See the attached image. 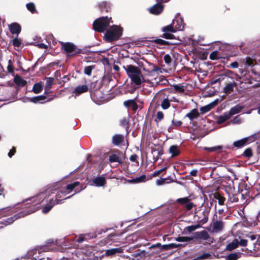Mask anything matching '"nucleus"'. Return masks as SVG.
I'll return each mask as SVG.
<instances>
[{"label":"nucleus","mask_w":260,"mask_h":260,"mask_svg":"<svg viewBox=\"0 0 260 260\" xmlns=\"http://www.w3.org/2000/svg\"><path fill=\"white\" fill-rule=\"evenodd\" d=\"M85 188V186H80L79 182L76 181L68 184L65 187L59 188L58 191L56 193V199L55 200L51 199L48 204L43 208L42 212L44 213H47L55 205L61 204L62 203V200H59L58 198H63L73 191H75V193H78Z\"/></svg>","instance_id":"obj_1"},{"label":"nucleus","mask_w":260,"mask_h":260,"mask_svg":"<svg viewBox=\"0 0 260 260\" xmlns=\"http://www.w3.org/2000/svg\"><path fill=\"white\" fill-rule=\"evenodd\" d=\"M12 43L15 47H19L21 44V41L18 38H15L13 40Z\"/></svg>","instance_id":"obj_47"},{"label":"nucleus","mask_w":260,"mask_h":260,"mask_svg":"<svg viewBox=\"0 0 260 260\" xmlns=\"http://www.w3.org/2000/svg\"><path fill=\"white\" fill-rule=\"evenodd\" d=\"M217 102L216 101H214L212 103H211L210 104L202 107L200 108V111L202 114H205V113L210 111L214 106L216 104Z\"/></svg>","instance_id":"obj_20"},{"label":"nucleus","mask_w":260,"mask_h":260,"mask_svg":"<svg viewBox=\"0 0 260 260\" xmlns=\"http://www.w3.org/2000/svg\"><path fill=\"white\" fill-rule=\"evenodd\" d=\"M109 162L111 164L114 162H117L118 164H120L122 163L120 154L118 153L111 154L109 156Z\"/></svg>","instance_id":"obj_16"},{"label":"nucleus","mask_w":260,"mask_h":260,"mask_svg":"<svg viewBox=\"0 0 260 260\" xmlns=\"http://www.w3.org/2000/svg\"><path fill=\"white\" fill-rule=\"evenodd\" d=\"M210 58L212 60H216L220 58V56L218 52L216 51L212 52L210 54Z\"/></svg>","instance_id":"obj_37"},{"label":"nucleus","mask_w":260,"mask_h":260,"mask_svg":"<svg viewBox=\"0 0 260 260\" xmlns=\"http://www.w3.org/2000/svg\"><path fill=\"white\" fill-rule=\"evenodd\" d=\"M30 101L35 103L38 102L39 99H38V96L31 98Z\"/></svg>","instance_id":"obj_63"},{"label":"nucleus","mask_w":260,"mask_h":260,"mask_svg":"<svg viewBox=\"0 0 260 260\" xmlns=\"http://www.w3.org/2000/svg\"><path fill=\"white\" fill-rule=\"evenodd\" d=\"M135 104V102L134 100H127V101H126L124 102V105L125 106V107H129L131 105H133Z\"/></svg>","instance_id":"obj_53"},{"label":"nucleus","mask_w":260,"mask_h":260,"mask_svg":"<svg viewBox=\"0 0 260 260\" xmlns=\"http://www.w3.org/2000/svg\"><path fill=\"white\" fill-rule=\"evenodd\" d=\"M179 246V245L174 243L166 244L163 245H161L160 243H157L156 244L151 245L150 248L159 247L161 250H167L172 248H177Z\"/></svg>","instance_id":"obj_11"},{"label":"nucleus","mask_w":260,"mask_h":260,"mask_svg":"<svg viewBox=\"0 0 260 260\" xmlns=\"http://www.w3.org/2000/svg\"><path fill=\"white\" fill-rule=\"evenodd\" d=\"M241 118L240 117V116H235L232 120L230 121L231 123L232 124H240L241 122Z\"/></svg>","instance_id":"obj_43"},{"label":"nucleus","mask_w":260,"mask_h":260,"mask_svg":"<svg viewBox=\"0 0 260 260\" xmlns=\"http://www.w3.org/2000/svg\"><path fill=\"white\" fill-rule=\"evenodd\" d=\"M26 8L31 13L37 12L35 5L33 3H28L26 5Z\"/></svg>","instance_id":"obj_35"},{"label":"nucleus","mask_w":260,"mask_h":260,"mask_svg":"<svg viewBox=\"0 0 260 260\" xmlns=\"http://www.w3.org/2000/svg\"><path fill=\"white\" fill-rule=\"evenodd\" d=\"M9 29L12 34H19L21 31V27L17 23H13L9 25Z\"/></svg>","instance_id":"obj_17"},{"label":"nucleus","mask_w":260,"mask_h":260,"mask_svg":"<svg viewBox=\"0 0 260 260\" xmlns=\"http://www.w3.org/2000/svg\"><path fill=\"white\" fill-rule=\"evenodd\" d=\"M94 68V67L92 66H88L85 68L84 72L87 75H90L91 74V71L92 69Z\"/></svg>","instance_id":"obj_45"},{"label":"nucleus","mask_w":260,"mask_h":260,"mask_svg":"<svg viewBox=\"0 0 260 260\" xmlns=\"http://www.w3.org/2000/svg\"><path fill=\"white\" fill-rule=\"evenodd\" d=\"M93 28L95 31H98V19H96L93 23Z\"/></svg>","instance_id":"obj_59"},{"label":"nucleus","mask_w":260,"mask_h":260,"mask_svg":"<svg viewBox=\"0 0 260 260\" xmlns=\"http://www.w3.org/2000/svg\"><path fill=\"white\" fill-rule=\"evenodd\" d=\"M111 18L107 16L99 18V32H104L109 26Z\"/></svg>","instance_id":"obj_7"},{"label":"nucleus","mask_w":260,"mask_h":260,"mask_svg":"<svg viewBox=\"0 0 260 260\" xmlns=\"http://www.w3.org/2000/svg\"><path fill=\"white\" fill-rule=\"evenodd\" d=\"M36 46L40 48H44V49H46L48 47V46L47 45H45L44 43L38 44H37Z\"/></svg>","instance_id":"obj_60"},{"label":"nucleus","mask_w":260,"mask_h":260,"mask_svg":"<svg viewBox=\"0 0 260 260\" xmlns=\"http://www.w3.org/2000/svg\"><path fill=\"white\" fill-rule=\"evenodd\" d=\"M230 117H231L228 114V113H225L223 115L217 117V122L218 124H221L226 120L229 119Z\"/></svg>","instance_id":"obj_26"},{"label":"nucleus","mask_w":260,"mask_h":260,"mask_svg":"<svg viewBox=\"0 0 260 260\" xmlns=\"http://www.w3.org/2000/svg\"><path fill=\"white\" fill-rule=\"evenodd\" d=\"M154 42L156 43H157L158 44H160V45H164L165 44V43H166V41L162 40V39H156L154 40Z\"/></svg>","instance_id":"obj_58"},{"label":"nucleus","mask_w":260,"mask_h":260,"mask_svg":"<svg viewBox=\"0 0 260 260\" xmlns=\"http://www.w3.org/2000/svg\"><path fill=\"white\" fill-rule=\"evenodd\" d=\"M105 183V179L104 177H99V186H103Z\"/></svg>","instance_id":"obj_50"},{"label":"nucleus","mask_w":260,"mask_h":260,"mask_svg":"<svg viewBox=\"0 0 260 260\" xmlns=\"http://www.w3.org/2000/svg\"><path fill=\"white\" fill-rule=\"evenodd\" d=\"M243 155L246 157H249L252 155V150L250 148H247L243 152Z\"/></svg>","instance_id":"obj_44"},{"label":"nucleus","mask_w":260,"mask_h":260,"mask_svg":"<svg viewBox=\"0 0 260 260\" xmlns=\"http://www.w3.org/2000/svg\"><path fill=\"white\" fill-rule=\"evenodd\" d=\"M166 181V179L165 178H160L158 179L156 181V184L157 185H161L165 184Z\"/></svg>","instance_id":"obj_54"},{"label":"nucleus","mask_w":260,"mask_h":260,"mask_svg":"<svg viewBox=\"0 0 260 260\" xmlns=\"http://www.w3.org/2000/svg\"><path fill=\"white\" fill-rule=\"evenodd\" d=\"M145 178L146 176L143 175L139 177L136 178V179H133L132 180V182L134 183H139L144 182L145 181Z\"/></svg>","instance_id":"obj_38"},{"label":"nucleus","mask_w":260,"mask_h":260,"mask_svg":"<svg viewBox=\"0 0 260 260\" xmlns=\"http://www.w3.org/2000/svg\"><path fill=\"white\" fill-rule=\"evenodd\" d=\"M157 119L158 121L161 120L164 118V114L161 111H158L156 114Z\"/></svg>","instance_id":"obj_52"},{"label":"nucleus","mask_w":260,"mask_h":260,"mask_svg":"<svg viewBox=\"0 0 260 260\" xmlns=\"http://www.w3.org/2000/svg\"><path fill=\"white\" fill-rule=\"evenodd\" d=\"M235 86L236 83L234 81L229 83L223 88L224 92L225 93H230L233 91L234 88L235 87Z\"/></svg>","instance_id":"obj_24"},{"label":"nucleus","mask_w":260,"mask_h":260,"mask_svg":"<svg viewBox=\"0 0 260 260\" xmlns=\"http://www.w3.org/2000/svg\"><path fill=\"white\" fill-rule=\"evenodd\" d=\"M199 116V113L198 109H193L191 110L189 113L186 114V117H188L190 120L197 118Z\"/></svg>","instance_id":"obj_21"},{"label":"nucleus","mask_w":260,"mask_h":260,"mask_svg":"<svg viewBox=\"0 0 260 260\" xmlns=\"http://www.w3.org/2000/svg\"><path fill=\"white\" fill-rule=\"evenodd\" d=\"M127 76L132 82L136 85H140L145 82V79L141 70L133 65H126L123 67Z\"/></svg>","instance_id":"obj_4"},{"label":"nucleus","mask_w":260,"mask_h":260,"mask_svg":"<svg viewBox=\"0 0 260 260\" xmlns=\"http://www.w3.org/2000/svg\"><path fill=\"white\" fill-rule=\"evenodd\" d=\"M46 196L45 193L42 192L32 198L27 200V203L25 204L26 206L24 208V210L20 212L18 216L15 215L13 217L7 218L4 224L6 225L11 224L18 218L24 217L35 212L38 209V207L37 206L43 201Z\"/></svg>","instance_id":"obj_2"},{"label":"nucleus","mask_w":260,"mask_h":260,"mask_svg":"<svg viewBox=\"0 0 260 260\" xmlns=\"http://www.w3.org/2000/svg\"><path fill=\"white\" fill-rule=\"evenodd\" d=\"M253 63V60L250 57H247L246 62H245V66H250Z\"/></svg>","instance_id":"obj_51"},{"label":"nucleus","mask_w":260,"mask_h":260,"mask_svg":"<svg viewBox=\"0 0 260 260\" xmlns=\"http://www.w3.org/2000/svg\"><path fill=\"white\" fill-rule=\"evenodd\" d=\"M169 152L171 154L172 157H175L179 155L180 151L179 147L177 145H172L169 148Z\"/></svg>","instance_id":"obj_25"},{"label":"nucleus","mask_w":260,"mask_h":260,"mask_svg":"<svg viewBox=\"0 0 260 260\" xmlns=\"http://www.w3.org/2000/svg\"><path fill=\"white\" fill-rule=\"evenodd\" d=\"M122 29L121 27L114 25L108 29L105 34L104 39L112 42L118 39L122 35Z\"/></svg>","instance_id":"obj_5"},{"label":"nucleus","mask_w":260,"mask_h":260,"mask_svg":"<svg viewBox=\"0 0 260 260\" xmlns=\"http://www.w3.org/2000/svg\"><path fill=\"white\" fill-rule=\"evenodd\" d=\"M211 255L208 253H203L198 257L199 259H209L211 257Z\"/></svg>","instance_id":"obj_41"},{"label":"nucleus","mask_w":260,"mask_h":260,"mask_svg":"<svg viewBox=\"0 0 260 260\" xmlns=\"http://www.w3.org/2000/svg\"><path fill=\"white\" fill-rule=\"evenodd\" d=\"M53 78H46V82L45 85V88H51L53 85Z\"/></svg>","instance_id":"obj_36"},{"label":"nucleus","mask_w":260,"mask_h":260,"mask_svg":"<svg viewBox=\"0 0 260 260\" xmlns=\"http://www.w3.org/2000/svg\"><path fill=\"white\" fill-rule=\"evenodd\" d=\"M164 60L167 64H170L172 61V58L171 56L167 54L164 56Z\"/></svg>","instance_id":"obj_49"},{"label":"nucleus","mask_w":260,"mask_h":260,"mask_svg":"<svg viewBox=\"0 0 260 260\" xmlns=\"http://www.w3.org/2000/svg\"><path fill=\"white\" fill-rule=\"evenodd\" d=\"M193 240L192 237H178L176 239V240L180 242H186Z\"/></svg>","instance_id":"obj_32"},{"label":"nucleus","mask_w":260,"mask_h":260,"mask_svg":"<svg viewBox=\"0 0 260 260\" xmlns=\"http://www.w3.org/2000/svg\"><path fill=\"white\" fill-rule=\"evenodd\" d=\"M116 235L115 234H109L106 238L103 239V240H101L100 242L101 245H105L106 244H109V245H111V244H109V242L111 241H113V240L111 239L112 237L116 236Z\"/></svg>","instance_id":"obj_27"},{"label":"nucleus","mask_w":260,"mask_h":260,"mask_svg":"<svg viewBox=\"0 0 260 260\" xmlns=\"http://www.w3.org/2000/svg\"><path fill=\"white\" fill-rule=\"evenodd\" d=\"M253 251L257 256H260V240L254 244Z\"/></svg>","instance_id":"obj_34"},{"label":"nucleus","mask_w":260,"mask_h":260,"mask_svg":"<svg viewBox=\"0 0 260 260\" xmlns=\"http://www.w3.org/2000/svg\"><path fill=\"white\" fill-rule=\"evenodd\" d=\"M197 173H198V171L197 170H192L190 171V174L191 176H196L197 174Z\"/></svg>","instance_id":"obj_64"},{"label":"nucleus","mask_w":260,"mask_h":260,"mask_svg":"<svg viewBox=\"0 0 260 260\" xmlns=\"http://www.w3.org/2000/svg\"><path fill=\"white\" fill-rule=\"evenodd\" d=\"M247 244V240L245 239H241L239 241V245L241 246H246Z\"/></svg>","instance_id":"obj_55"},{"label":"nucleus","mask_w":260,"mask_h":260,"mask_svg":"<svg viewBox=\"0 0 260 260\" xmlns=\"http://www.w3.org/2000/svg\"><path fill=\"white\" fill-rule=\"evenodd\" d=\"M15 82L19 85L24 86L25 85L26 82L21 77L16 76L14 79Z\"/></svg>","instance_id":"obj_31"},{"label":"nucleus","mask_w":260,"mask_h":260,"mask_svg":"<svg viewBox=\"0 0 260 260\" xmlns=\"http://www.w3.org/2000/svg\"><path fill=\"white\" fill-rule=\"evenodd\" d=\"M239 246V241L237 239H234L232 242L229 243L226 246V249L228 251H232Z\"/></svg>","instance_id":"obj_19"},{"label":"nucleus","mask_w":260,"mask_h":260,"mask_svg":"<svg viewBox=\"0 0 260 260\" xmlns=\"http://www.w3.org/2000/svg\"><path fill=\"white\" fill-rule=\"evenodd\" d=\"M89 236L88 235H81L76 239V241L81 243L85 240H86L87 238H88Z\"/></svg>","instance_id":"obj_39"},{"label":"nucleus","mask_w":260,"mask_h":260,"mask_svg":"<svg viewBox=\"0 0 260 260\" xmlns=\"http://www.w3.org/2000/svg\"><path fill=\"white\" fill-rule=\"evenodd\" d=\"M164 6L161 4L158 3L149 8V12L152 14L158 15L162 12Z\"/></svg>","instance_id":"obj_14"},{"label":"nucleus","mask_w":260,"mask_h":260,"mask_svg":"<svg viewBox=\"0 0 260 260\" xmlns=\"http://www.w3.org/2000/svg\"><path fill=\"white\" fill-rule=\"evenodd\" d=\"M138 156L136 154H133L131 156L129 159L132 161H135L137 158Z\"/></svg>","instance_id":"obj_61"},{"label":"nucleus","mask_w":260,"mask_h":260,"mask_svg":"<svg viewBox=\"0 0 260 260\" xmlns=\"http://www.w3.org/2000/svg\"><path fill=\"white\" fill-rule=\"evenodd\" d=\"M184 28L183 19L178 16L176 17L172 23L162 28L163 37L166 39H172L174 35L171 32L182 30Z\"/></svg>","instance_id":"obj_3"},{"label":"nucleus","mask_w":260,"mask_h":260,"mask_svg":"<svg viewBox=\"0 0 260 260\" xmlns=\"http://www.w3.org/2000/svg\"><path fill=\"white\" fill-rule=\"evenodd\" d=\"M224 223L220 220H217L213 222L211 225L212 232L218 233L221 232L224 229Z\"/></svg>","instance_id":"obj_8"},{"label":"nucleus","mask_w":260,"mask_h":260,"mask_svg":"<svg viewBox=\"0 0 260 260\" xmlns=\"http://www.w3.org/2000/svg\"><path fill=\"white\" fill-rule=\"evenodd\" d=\"M174 88L176 90L180 92H183L184 91V87L181 85H175Z\"/></svg>","instance_id":"obj_48"},{"label":"nucleus","mask_w":260,"mask_h":260,"mask_svg":"<svg viewBox=\"0 0 260 260\" xmlns=\"http://www.w3.org/2000/svg\"><path fill=\"white\" fill-rule=\"evenodd\" d=\"M241 255L242 253L240 252H236L225 255L224 257L226 260H237L241 257Z\"/></svg>","instance_id":"obj_18"},{"label":"nucleus","mask_w":260,"mask_h":260,"mask_svg":"<svg viewBox=\"0 0 260 260\" xmlns=\"http://www.w3.org/2000/svg\"><path fill=\"white\" fill-rule=\"evenodd\" d=\"M199 227H200L199 225H190V226H188L186 227L185 230H187L188 232H191L196 230Z\"/></svg>","instance_id":"obj_46"},{"label":"nucleus","mask_w":260,"mask_h":260,"mask_svg":"<svg viewBox=\"0 0 260 260\" xmlns=\"http://www.w3.org/2000/svg\"><path fill=\"white\" fill-rule=\"evenodd\" d=\"M52 244L51 245H47L44 246L43 247V250H45L47 251L49 250H54L55 248V244L54 243L53 240H49L48 242V244Z\"/></svg>","instance_id":"obj_29"},{"label":"nucleus","mask_w":260,"mask_h":260,"mask_svg":"<svg viewBox=\"0 0 260 260\" xmlns=\"http://www.w3.org/2000/svg\"><path fill=\"white\" fill-rule=\"evenodd\" d=\"M258 137L257 134H255L249 137L234 142L233 143V145L235 147L241 148L245 146L247 143H250L251 142L254 141Z\"/></svg>","instance_id":"obj_6"},{"label":"nucleus","mask_w":260,"mask_h":260,"mask_svg":"<svg viewBox=\"0 0 260 260\" xmlns=\"http://www.w3.org/2000/svg\"><path fill=\"white\" fill-rule=\"evenodd\" d=\"M222 148L221 146H217L215 147H206L205 148V149L211 152L217 151L218 150L221 149Z\"/></svg>","instance_id":"obj_42"},{"label":"nucleus","mask_w":260,"mask_h":260,"mask_svg":"<svg viewBox=\"0 0 260 260\" xmlns=\"http://www.w3.org/2000/svg\"><path fill=\"white\" fill-rule=\"evenodd\" d=\"M62 48L69 55H73L76 53L75 51L76 46L71 43L61 42Z\"/></svg>","instance_id":"obj_9"},{"label":"nucleus","mask_w":260,"mask_h":260,"mask_svg":"<svg viewBox=\"0 0 260 260\" xmlns=\"http://www.w3.org/2000/svg\"><path fill=\"white\" fill-rule=\"evenodd\" d=\"M189 200L190 199L188 197H185L178 199L177 202L181 205H184L186 209L190 210L193 207H195L196 205L193 203L189 202Z\"/></svg>","instance_id":"obj_10"},{"label":"nucleus","mask_w":260,"mask_h":260,"mask_svg":"<svg viewBox=\"0 0 260 260\" xmlns=\"http://www.w3.org/2000/svg\"><path fill=\"white\" fill-rule=\"evenodd\" d=\"M172 122V124L176 126H179L182 124V122L181 121H178V120H173Z\"/></svg>","instance_id":"obj_57"},{"label":"nucleus","mask_w":260,"mask_h":260,"mask_svg":"<svg viewBox=\"0 0 260 260\" xmlns=\"http://www.w3.org/2000/svg\"><path fill=\"white\" fill-rule=\"evenodd\" d=\"M99 61H101V62H102V63L104 65L109 64L108 59L107 58L103 57V56L101 55L99 53Z\"/></svg>","instance_id":"obj_40"},{"label":"nucleus","mask_w":260,"mask_h":260,"mask_svg":"<svg viewBox=\"0 0 260 260\" xmlns=\"http://www.w3.org/2000/svg\"><path fill=\"white\" fill-rule=\"evenodd\" d=\"M15 152V150L14 148H13L8 153V156L10 157H11L14 154Z\"/></svg>","instance_id":"obj_62"},{"label":"nucleus","mask_w":260,"mask_h":260,"mask_svg":"<svg viewBox=\"0 0 260 260\" xmlns=\"http://www.w3.org/2000/svg\"><path fill=\"white\" fill-rule=\"evenodd\" d=\"M11 209V208L10 207H8V208L1 209L0 210V218L2 216H5L6 215H9Z\"/></svg>","instance_id":"obj_33"},{"label":"nucleus","mask_w":260,"mask_h":260,"mask_svg":"<svg viewBox=\"0 0 260 260\" xmlns=\"http://www.w3.org/2000/svg\"><path fill=\"white\" fill-rule=\"evenodd\" d=\"M123 252V249L122 247L114 248L108 249L106 251L104 255L106 256H112L117 253H122ZM104 255L102 256L103 257Z\"/></svg>","instance_id":"obj_12"},{"label":"nucleus","mask_w":260,"mask_h":260,"mask_svg":"<svg viewBox=\"0 0 260 260\" xmlns=\"http://www.w3.org/2000/svg\"><path fill=\"white\" fill-rule=\"evenodd\" d=\"M171 101H172V100H169L168 98L164 99L161 104V108L164 110L168 109L170 106V102Z\"/></svg>","instance_id":"obj_30"},{"label":"nucleus","mask_w":260,"mask_h":260,"mask_svg":"<svg viewBox=\"0 0 260 260\" xmlns=\"http://www.w3.org/2000/svg\"><path fill=\"white\" fill-rule=\"evenodd\" d=\"M193 239H202L204 240H207L209 238V235L206 231H202L200 232H197L194 233Z\"/></svg>","instance_id":"obj_13"},{"label":"nucleus","mask_w":260,"mask_h":260,"mask_svg":"<svg viewBox=\"0 0 260 260\" xmlns=\"http://www.w3.org/2000/svg\"><path fill=\"white\" fill-rule=\"evenodd\" d=\"M229 67L233 69H236L238 68V63L237 61H234L232 62L230 66Z\"/></svg>","instance_id":"obj_56"},{"label":"nucleus","mask_w":260,"mask_h":260,"mask_svg":"<svg viewBox=\"0 0 260 260\" xmlns=\"http://www.w3.org/2000/svg\"><path fill=\"white\" fill-rule=\"evenodd\" d=\"M243 107L240 105H236L233 107H232L228 112V114L231 117L232 115L239 113Z\"/></svg>","instance_id":"obj_23"},{"label":"nucleus","mask_w":260,"mask_h":260,"mask_svg":"<svg viewBox=\"0 0 260 260\" xmlns=\"http://www.w3.org/2000/svg\"><path fill=\"white\" fill-rule=\"evenodd\" d=\"M43 89V86L41 83H37L34 84L32 88V91L38 94L40 93Z\"/></svg>","instance_id":"obj_28"},{"label":"nucleus","mask_w":260,"mask_h":260,"mask_svg":"<svg viewBox=\"0 0 260 260\" xmlns=\"http://www.w3.org/2000/svg\"><path fill=\"white\" fill-rule=\"evenodd\" d=\"M124 141V137L123 135L116 134L112 137V143L114 145L118 146L122 144Z\"/></svg>","instance_id":"obj_15"},{"label":"nucleus","mask_w":260,"mask_h":260,"mask_svg":"<svg viewBox=\"0 0 260 260\" xmlns=\"http://www.w3.org/2000/svg\"><path fill=\"white\" fill-rule=\"evenodd\" d=\"M88 88L86 85L77 86L74 89V92L77 94H80L87 91Z\"/></svg>","instance_id":"obj_22"}]
</instances>
